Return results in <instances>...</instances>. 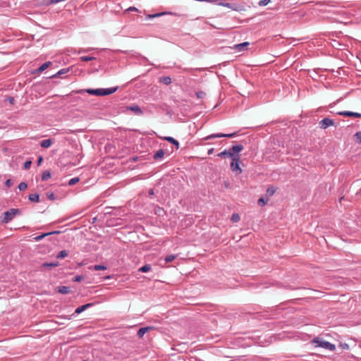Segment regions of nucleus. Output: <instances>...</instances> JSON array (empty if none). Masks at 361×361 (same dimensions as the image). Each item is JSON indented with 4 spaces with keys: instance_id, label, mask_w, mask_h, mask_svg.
<instances>
[{
    "instance_id": "38",
    "label": "nucleus",
    "mask_w": 361,
    "mask_h": 361,
    "mask_svg": "<svg viewBox=\"0 0 361 361\" xmlns=\"http://www.w3.org/2000/svg\"><path fill=\"white\" fill-rule=\"evenodd\" d=\"M32 164V161L30 160H27L24 163L23 169L25 170H27L30 168V166Z\"/></svg>"
},
{
    "instance_id": "41",
    "label": "nucleus",
    "mask_w": 361,
    "mask_h": 361,
    "mask_svg": "<svg viewBox=\"0 0 361 361\" xmlns=\"http://www.w3.org/2000/svg\"><path fill=\"white\" fill-rule=\"evenodd\" d=\"M196 96L199 99H202L204 97L205 93L202 91H199L196 92Z\"/></svg>"
},
{
    "instance_id": "22",
    "label": "nucleus",
    "mask_w": 361,
    "mask_h": 361,
    "mask_svg": "<svg viewBox=\"0 0 361 361\" xmlns=\"http://www.w3.org/2000/svg\"><path fill=\"white\" fill-rule=\"evenodd\" d=\"M51 64V62L50 61H47V62H45L44 63H43L42 66H39V68H38V72L39 73H42L44 71H45L50 65Z\"/></svg>"
},
{
    "instance_id": "30",
    "label": "nucleus",
    "mask_w": 361,
    "mask_h": 361,
    "mask_svg": "<svg viewBox=\"0 0 361 361\" xmlns=\"http://www.w3.org/2000/svg\"><path fill=\"white\" fill-rule=\"evenodd\" d=\"M176 256L174 255H169L165 257V261L167 263L171 262L172 261H173L176 259Z\"/></svg>"
},
{
    "instance_id": "43",
    "label": "nucleus",
    "mask_w": 361,
    "mask_h": 361,
    "mask_svg": "<svg viewBox=\"0 0 361 361\" xmlns=\"http://www.w3.org/2000/svg\"><path fill=\"white\" fill-rule=\"evenodd\" d=\"M258 203L259 204H266V201H264V198L261 197V198L259 199Z\"/></svg>"
},
{
    "instance_id": "36",
    "label": "nucleus",
    "mask_w": 361,
    "mask_h": 361,
    "mask_svg": "<svg viewBox=\"0 0 361 361\" xmlns=\"http://www.w3.org/2000/svg\"><path fill=\"white\" fill-rule=\"evenodd\" d=\"M47 197L50 200H54L56 199L55 195L53 192H47Z\"/></svg>"
},
{
    "instance_id": "48",
    "label": "nucleus",
    "mask_w": 361,
    "mask_h": 361,
    "mask_svg": "<svg viewBox=\"0 0 361 361\" xmlns=\"http://www.w3.org/2000/svg\"><path fill=\"white\" fill-rule=\"evenodd\" d=\"M128 11H137V8H136L135 7H130V8H128Z\"/></svg>"
},
{
    "instance_id": "19",
    "label": "nucleus",
    "mask_w": 361,
    "mask_h": 361,
    "mask_svg": "<svg viewBox=\"0 0 361 361\" xmlns=\"http://www.w3.org/2000/svg\"><path fill=\"white\" fill-rule=\"evenodd\" d=\"M52 144V141L51 139H47V140H43L42 142H41V147H43V148H48Z\"/></svg>"
},
{
    "instance_id": "27",
    "label": "nucleus",
    "mask_w": 361,
    "mask_h": 361,
    "mask_svg": "<svg viewBox=\"0 0 361 361\" xmlns=\"http://www.w3.org/2000/svg\"><path fill=\"white\" fill-rule=\"evenodd\" d=\"M51 177V173L49 171H45L43 172L42 175V180L43 181H45L47 180H48L49 178Z\"/></svg>"
},
{
    "instance_id": "34",
    "label": "nucleus",
    "mask_w": 361,
    "mask_h": 361,
    "mask_svg": "<svg viewBox=\"0 0 361 361\" xmlns=\"http://www.w3.org/2000/svg\"><path fill=\"white\" fill-rule=\"evenodd\" d=\"M94 59H95V58L93 56H84L80 57V60L82 61H92Z\"/></svg>"
},
{
    "instance_id": "25",
    "label": "nucleus",
    "mask_w": 361,
    "mask_h": 361,
    "mask_svg": "<svg viewBox=\"0 0 361 361\" xmlns=\"http://www.w3.org/2000/svg\"><path fill=\"white\" fill-rule=\"evenodd\" d=\"M160 81L165 85H170L172 82L171 78L169 76H164L160 78Z\"/></svg>"
},
{
    "instance_id": "20",
    "label": "nucleus",
    "mask_w": 361,
    "mask_h": 361,
    "mask_svg": "<svg viewBox=\"0 0 361 361\" xmlns=\"http://www.w3.org/2000/svg\"><path fill=\"white\" fill-rule=\"evenodd\" d=\"M28 199L30 202H39V195L37 193L30 194L28 196Z\"/></svg>"
},
{
    "instance_id": "9",
    "label": "nucleus",
    "mask_w": 361,
    "mask_h": 361,
    "mask_svg": "<svg viewBox=\"0 0 361 361\" xmlns=\"http://www.w3.org/2000/svg\"><path fill=\"white\" fill-rule=\"evenodd\" d=\"M340 116L361 118V114L348 111H340Z\"/></svg>"
},
{
    "instance_id": "29",
    "label": "nucleus",
    "mask_w": 361,
    "mask_h": 361,
    "mask_svg": "<svg viewBox=\"0 0 361 361\" xmlns=\"http://www.w3.org/2000/svg\"><path fill=\"white\" fill-rule=\"evenodd\" d=\"M80 180L79 178L75 177L69 180L68 185L72 186L78 183Z\"/></svg>"
},
{
    "instance_id": "37",
    "label": "nucleus",
    "mask_w": 361,
    "mask_h": 361,
    "mask_svg": "<svg viewBox=\"0 0 361 361\" xmlns=\"http://www.w3.org/2000/svg\"><path fill=\"white\" fill-rule=\"evenodd\" d=\"M271 1V0H261L259 1L258 3V5L259 6H267L269 2Z\"/></svg>"
},
{
    "instance_id": "17",
    "label": "nucleus",
    "mask_w": 361,
    "mask_h": 361,
    "mask_svg": "<svg viewBox=\"0 0 361 361\" xmlns=\"http://www.w3.org/2000/svg\"><path fill=\"white\" fill-rule=\"evenodd\" d=\"M57 291L61 294H68L70 293V288L68 286H61L57 287Z\"/></svg>"
},
{
    "instance_id": "4",
    "label": "nucleus",
    "mask_w": 361,
    "mask_h": 361,
    "mask_svg": "<svg viewBox=\"0 0 361 361\" xmlns=\"http://www.w3.org/2000/svg\"><path fill=\"white\" fill-rule=\"evenodd\" d=\"M19 213V210L18 209H11L8 211H6L4 213V219L2 221L4 223L10 222L15 216Z\"/></svg>"
},
{
    "instance_id": "33",
    "label": "nucleus",
    "mask_w": 361,
    "mask_h": 361,
    "mask_svg": "<svg viewBox=\"0 0 361 361\" xmlns=\"http://www.w3.org/2000/svg\"><path fill=\"white\" fill-rule=\"evenodd\" d=\"M168 13L166 12H162V13H155V14H153V15H149L148 17L149 18H157V17H159V16H164V15H166ZM169 14H171V13H169Z\"/></svg>"
},
{
    "instance_id": "6",
    "label": "nucleus",
    "mask_w": 361,
    "mask_h": 361,
    "mask_svg": "<svg viewBox=\"0 0 361 361\" xmlns=\"http://www.w3.org/2000/svg\"><path fill=\"white\" fill-rule=\"evenodd\" d=\"M350 56H353L352 53L348 49L340 48V60L345 61H350Z\"/></svg>"
},
{
    "instance_id": "14",
    "label": "nucleus",
    "mask_w": 361,
    "mask_h": 361,
    "mask_svg": "<svg viewBox=\"0 0 361 361\" xmlns=\"http://www.w3.org/2000/svg\"><path fill=\"white\" fill-rule=\"evenodd\" d=\"M59 233H60V231H53V232H49V233H43L42 235L36 236L35 238V239L37 241H39V240H42L45 236H47V235H51V234H59Z\"/></svg>"
},
{
    "instance_id": "28",
    "label": "nucleus",
    "mask_w": 361,
    "mask_h": 361,
    "mask_svg": "<svg viewBox=\"0 0 361 361\" xmlns=\"http://www.w3.org/2000/svg\"><path fill=\"white\" fill-rule=\"evenodd\" d=\"M240 218L238 213H234L232 214L231 219L232 222H238L240 221Z\"/></svg>"
},
{
    "instance_id": "26",
    "label": "nucleus",
    "mask_w": 361,
    "mask_h": 361,
    "mask_svg": "<svg viewBox=\"0 0 361 361\" xmlns=\"http://www.w3.org/2000/svg\"><path fill=\"white\" fill-rule=\"evenodd\" d=\"M151 269H152V267L150 264H145L139 269V271L146 273V272H148L149 271H150Z\"/></svg>"
},
{
    "instance_id": "12",
    "label": "nucleus",
    "mask_w": 361,
    "mask_h": 361,
    "mask_svg": "<svg viewBox=\"0 0 361 361\" xmlns=\"http://www.w3.org/2000/svg\"><path fill=\"white\" fill-rule=\"evenodd\" d=\"M92 305V303H87L85 305L79 306L78 307L76 308L75 313L77 314H79L81 312H82L83 311H85V310H87L88 307H91Z\"/></svg>"
},
{
    "instance_id": "45",
    "label": "nucleus",
    "mask_w": 361,
    "mask_h": 361,
    "mask_svg": "<svg viewBox=\"0 0 361 361\" xmlns=\"http://www.w3.org/2000/svg\"><path fill=\"white\" fill-rule=\"evenodd\" d=\"M8 101L11 104H14L15 99L13 97H9Z\"/></svg>"
},
{
    "instance_id": "46",
    "label": "nucleus",
    "mask_w": 361,
    "mask_h": 361,
    "mask_svg": "<svg viewBox=\"0 0 361 361\" xmlns=\"http://www.w3.org/2000/svg\"><path fill=\"white\" fill-rule=\"evenodd\" d=\"M42 159H42V157H39L38 158V160H37V164H38V165H40V164H41V163H42Z\"/></svg>"
},
{
    "instance_id": "1",
    "label": "nucleus",
    "mask_w": 361,
    "mask_h": 361,
    "mask_svg": "<svg viewBox=\"0 0 361 361\" xmlns=\"http://www.w3.org/2000/svg\"><path fill=\"white\" fill-rule=\"evenodd\" d=\"M117 90L118 87L111 88L86 89L83 91L92 95L106 96L114 93Z\"/></svg>"
},
{
    "instance_id": "54",
    "label": "nucleus",
    "mask_w": 361,
    "mask_h": 361,
    "mask_svg": "<svg viewBox=\"0 0 361 361\" xmlns=\"http://www.w3.org/2000/svg\"><path fill=\"white\" fill-rule=\"evenodd\" d=\"M82 361H87V360H82Z\"/></svg>"
},
{
    "instance_id": "11",
    "label": "nucleus",
    "mask_w": 361,
    "mask_h": 361,
    "mask_svg": "<svg viewBox=\"0 0 361 361\" xmlns=\"http://www.w3.org/2000/svg\"><path fill=\"white\" fill-rule=\"evenodd\" d=\"M152 329H153V327H152V326H146V327L140 328L137 331V335L139 338H142L145 335V334H146L147 332H148L149 330H151Z\"/></svg>"
},
{
    "instance_id": "47",
    "label": "nucleus",
    "mask_w": 361,
    "mask_h": 361,
    "mask_svg": "<svg viewBox=\"0 0 361 361\" xmlns=\"http://www.w3.org/2000/svg\"><path fill=\"white\" fill-rule=\"evenodd\" d=\"M214 148H211L208 150V154H212L214 152Z\"/></svg>"
},
{
    "instance_id": "24",
    "label": "nucleus",
    "mask_w": 361,
    "mask_h": 361,
    "mask_svg": "<svg viewBox=\"0 0 361 361\" xmlns=\"http://www.w3.org/2000/svg\"><path fill=\"white\" fill-rule=\"evenodd\" d=\"M68 255V252L67 250H61L56 255L57 259H63Z\"/></svg>"
},
{
    "instance_id": "42",
    "label": "nucleus",
    "mask_w": 361,
    "mask_h": 361,
    "mask_svg": "<svg viewBox=\"0 0 361 361\" xmlns=\"http://www.w3.org/2000/svg\"><path fill=\"white\" fill-rule=\"evenodd\" d=\"M275 192V189L273 187H270L267 190V193L269 195H272Z\"/></svg>"
},
{
    "instance_id": "3",
    "label": "nucleus",
    "mask_w": 361,
    "mask_h": 361,
    "mask_svg": "<svg viewBox=\"0 0 361 361\" xmlns=\"http://www.w3.org/2000/svg\"><path fill=\"white\" fill-rule=\"evenodd\" d=\"M240 155H236L235 157L232 159L231 163V169L232 171L235 172L236 175L242 173V169L240 167Z\"/></svg>"
},
{
    "instance_id": "39",
    "label": "nucleus",
    "mask_w": 361,
    "mask_h": 361,
    "mask_svg": "<svg viewBox=\"0 0 361 361\" xmlns=\"http://www.w3.org/2000/svg\"><path fill=\"white\" fill-rule=\"evenodd\" d=\"M84 277L81 275H77L73 279V281L74 282H80L83 280Z\"/></svg>"
},
{
    "instance_id": "51",
    "label": "nucleus",
    "mask_w": 361,
    "mask_h": 361,
    "mask_svg": "<svg viewBox=\"0 0 361 361\" xmlns=\"http://www.w3.org/2000/svg\"><path fill=\"white\" fill-rule=\"evenodd\" d=\"M149 194H150V195H153V194H154V192H153V190H151L149 191Z\"/></svg>"
},
{
    "instance_id": "18",
    "label": "nucleus",
    "mask_w": 361,
    "mask_h": 361,
    "mask_svg": "<svg viewBox=\"0 0 361 361\" xmlns=\"http://www.w3.org/2000/svg\"><path fill=\"white\" fill-rule=\"evenodd\" d=\"M164 139L171 144L174 145L176 146V148L178 149L179 148V142L178 140H175L172 137H165Z\"/></svg>"
},
{
    "instance_id": "10",
    "label": "nucleus",
    "mask_w": 361,
    "mask_h": 361,
    "mask_svg": "<svg viewBox=\"0 0 361 361\" xmlns=\"http://www.w3.org/2000/svg\"><path fill=\"white\" fill-rule=\"evenodd\" d=\"M127 109L128 110H130L133 112H134L136 115H141L143 113L142 109H140V107L138 105H133V106H128Z\"/></svg>"
},
{
    "instance_id": "44",
    "label": "nucleus",
    "mask_w": 361,
    "mask_h": 361,
    "mask_svg": "<svg viewBox=\"0 0 361 361\" xmlns=\"http://www.w3.org/2000/svg\"><path fill=\"white\" fill-rule=\"evenodd\" d=\"M6 185L8 186V187H10L11 185V180L10 179L7 180L6 181Z\"/></svg>"
},
{
    "instance_id": "2",
    "label": "nucleus",
    "mask_w": 361,
    "mask_h": 361,
    "mask_svg": "<svg viewBox=\"0 0 361 361\" xmlns=\"http://www.w3.org/2000/svg\"><path fill=\"white\" fill-rule=\"evenodd\" d=\"M312 343H314L317 347H321V348L328 349L330 350H334L336 349L335 345H334L328 341H324L323 339H322L319 337L314 338L312 340Z\"/></svg>"
},
{
    "instance_id": "53",
    "label": "nucleus",
    "mask_w": 361,
    "mask_h": 361,
    "mask_svg": "<svg viewBox=\"0 0 361 361\" xmlns=\"http://www.w3.org/2000/svg\"><path fill=\"white\" fill-rule=\"evenodd\" d=\"M83 51H86L85 50H83V51L80 50V51H79V53H81V52H83Z\"/></svg>"
},
{
    "instance_id": "13",
    "label": "nucleus",
    "mask_w": 361,
    "mask_h": 361,
    "mask_svg": "<svg viewBox=\"0 0 361 361\" xmlns=\"http://www.w3.org/2000/svg\"><path fill=\"white\" fill-rule=\"evenodd\" d=\"M165 154V152L163 149H159L153 155V158L155 160H159L163 159L164 156Z\"/></svg>"
},
{
    "instance_id": "35",
    "label": "nucleus",
    "mask_w": 361,
    "mask_h": 361,
    "mask_svg": "<svg viewBox=\"0 0 361 361\" xmlns=\"http://www.w3.org/2000/svg\"><path fill=\"white\" fill-rule=\"evenodd\" d=\"M27 188V185L26 183L25 182H21L20 183V184L18 185V189L20 190H25L26 188Z\"/></svg>"
},
{
    "instance_id": "8",
    "label": "nucleus",
    "mask_w": 361,
    "mask_h": 361,
    "mask_svg": "<svg viewBox=\"0 0 361 361\" xmlns=\"http://www.w3.org/2000/svg\"><path fill=\"white\" fill-rule=\"evenodd\" d=\"M237 154H234L231 150V147L228 149H224L223 152H220L218 156L221 158L230 157L233 159L235 157Z\"/></svg>"
},
{
    "instance_id": "23",
    "label": "nucleus",
    "mask_w": 361,
    "mask_h": 361,
    "mask_svg": "<svg viewBox=\"0 0 361 361\" xmlns=\"http://www.w3.org/2000/svg\"><path fill=\"white\" fill-rule=\"evenodd\" d=\"M69 71V68H62L59 71H58L55 75L50 76V78H55L63 74H65Z\"/></svg>"
},
{
    "instance_id": "49",
    "label": "nucleus",
    "mask_w": 361,
    "mask_h": 361,
    "mask_svg": "<svg viewBox=\"0 0 361 361\" xmlns=\"http://www.w3.org/2000/svg\"><path fill=\"white\" fill-rule=\"evenodd\" d=\"M339 23H340V24H341V23H344L345 25H346L348 23H347V22H344V21H343V20H340Z\"/></svg>"
},
{
    "instance_id": "32",
    "label": "nucleus",
    "mask_w": 361,
    "mask_h": 361,
    "mask_svg": "<svg viewBox=\"0 0 361 361\" xmlns=\"http://www.w3.org/2000/svg\"><path fill=\"white\" fill-rule=\"evenodd\" d=\"M94 270L99 271V270H106L107 267L105 265H94L93 267Z\"/></svg>"
},
{
    "instance_id": "40",
    "label": "nucleus",
    "mask_w": 361,
    "mask_h": 361,
    "mask_svg": "<svg viewBox=\"0 0 361 361\" xmlns=\"http://www.w3.org/2000/svg\"><path fill=\"white\" fill-rule=\"evenodd\" d=\"M220 0H219L217 2H214L215 4H219V5H221V6H224L225 7H227V8H232V6L231 4L229 3H221V2H219Z\"/></svg>"
},
{
    "instance_id": "50",
    "label": "nucleus",
    "mask_w": 361,
    "mask_h": 361,
    "mask_svg": "<svg viewBox=\"0 0 361 361\" xmlns=\"http://www.w3.org/2000/svg\"><path fill=\"white\" fill-rule=\"evenodd\" d=\"M341 347L345 348L348 345L347 344H345L344 345H340Z\"/></svg>"
},
{
    "instance_id": "31",
    "label": "nucleus",
    "mask_w": 361,
    "mask_h": 361,
    "mask_svg": "<svg viewBox=\"0 0 361 361\" xmlns=\"http://www.w3.org/2000/svg\"><path fill=\"white\" fill-rule=\"evenodd\" d=\"M355 141L357 143H361V132H357L355 135Z\"/></svg>"
},
{
    "instance_id": "7",
    "label": "nucleus",
    "mask_w": 361,
    "mask_h": 361,
    "mask_svg": "<svg viewBox=\"0 0 361 361\" xmlns=\"http://www.w3.org/2000/svg\"><path fill=\"white\" fill-rule=\"evenodd\" d=\"M319 124L321 128L326 129L328 127L333 126L334 124V121L329 118H325L322 119Z\"/></svg>"
},
{
    "instance_id": "16",
    "label": "nucleus",
    "mask_w": 361,
    "mask_h": 361,
    "mask_svg": "<svg viewBox=\"0 0 361 361\" xmlns=\"http://www.w3.org/2000/svg\"><path fill=\"white\" fill-rule=\"evenodd\" d=\"M243 146L242 145H234L231 147V150L234 154H239L238 153L240 152L243 149Z\"/></svg>"
},
{
    "instance_id": "21",
    "label": "nucleus",
    "mask_w": 361,
    "mask_h": 361,
    "mask_svg": "<svg viewBox=\"0 0 361 361\" xmlns=\"http://www.w3.org/2000/svg\"><path fill=\"white\" fill-rule=\"evenodd\" d=\"M59 265V263L58 262H51V263L45 262V263L42 264V267L54 268V267H58Z\"/></svg>"
},
{
    "instance_id": "52",
    "label": "nucleus",
    "mask_w": 361,
    "mask_h": 361,
    "mask_svg": "<svg viewBox=\"0 0 361 361\" xmlns=\"http://www.w3.org/2000/svg\"><path fill=\"white\" fill-rule=\"evenodd\" d=\"M350 302L353 303V302H354V300H352V301H351L350 300H348V303H350Z\"/></svg>"
},
{
    "instance_id": "5",
    "label": "nucleus",
    "mask_w": 361,
    "mask_h": 361,
    "mask_svg": "<svg viewBox=\"0 0 361 361\" xmlns=\"http://www.w3.org/2000/svg\"><path fill=\"white\" fill-rule=\"evenodd\" d=\"M237 135V133H216V134H212L210 135H208L205 139L206 140H210L213 138H217V137H234Z\"/></svg>"
},
{
    "instance_id": "15",
    "label": "nucleus",
    "mask_w": 361,
    "mask_h": 361,
    "mask_svg": "<svg viewBox=\"0 0 361 361\" xmlns=\"http://www.w3.org/2000/svg\"><path fill=\"white\" fill-rule=\"evenodd\" d=\"M249 44H250L247 42L238 44L234 46V49L238 51H241L244 49L245 47H247Z\"/></svg>"
}]
</instances>
